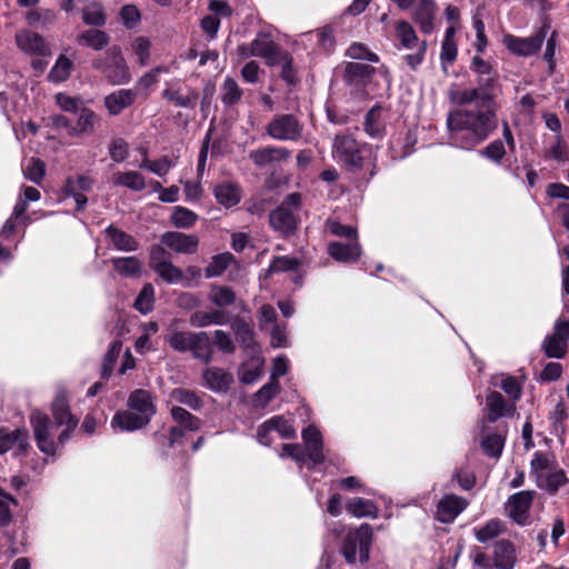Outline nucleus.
<instances>
[{
  "mask_svg": "<svg viewBox=\"0 0 569 569\" xmlns=\"http://www.w3.org/2000/svg\"><path fill=\"white\" fill-rule=\"evenodd\" d=\"M174 164L176 161L168 156H163L157 160H150L148 157H144L139 167L151 171L158 177H164Z\"/></svg>",
  "mask_w": 569,
  "mask_h": 569,
  "instance_id": "46",
  "label": "nucleus"
},
{
  "mask_svg": "<svg viewBox=\"0 0 569 569\" xmlns=\"http://www.w3.org/2000/svg\"><path fill=\"white\" fill-rule=\"evenodd\" d=\"M228 322V318L223 311L216 310L212 312L198 311L191 315L190 323L193 327L204 328L211 325L222 326Z\"/></svg>",
  "mask_w": 569,
  "mask_h": 569,
  "instance_id": "41",
  "label": "nucleus"
},
{
  "mask_svg": "<svg viewBox=\"0 0 569 569\" xmlns=\"http://www.w3.org/2000/svg\"><path fill=\"white\" fill-rule=\"evenodd\" d=\"M496 108L485 110L456 109L448 113L447 128L453 142L470 150L483 142L497 129Z\"/></svg>",
  "mask_w": 569,
  "mask_h": 569,
  "instance_id": "1",
  "label": "nucleus"
},
{
  "mask_svg": "<svg viewBox=\"0 0 569 569\" xmlns=\"http://www.w3.org/2000/svg\"><path fill=\"white\" fill-rule=\"evenodd\" d=\"M291 151L284 147L266 146L251 150L248 154L250 161L259 169L272 168L278 163L286 162Z\"/></svg>",
  "mask_w": 569,
  "mask_h": 569,
  "instance_id": "11",
  "label": "nucleus"
},
{
  "mask_svg": "<svg viewBox=\"0 0 569 569\" xmlns=\"http://www.w3.org/2000/svg\"><path fill=\"white\" fill-rule=\"evenodd\" d=\"M153 302L154 288L151 283H146L134 301V308L146 315L152 310Z\"/></svg>",
  "mask_w": 569,
  "mask_h": 569,
  "instance_id": "54",
  "label": "nucleus"
},
{
  "mask_svg": "<svg viewBox=\"0 0 569 569\" xmlns=\"http://www.w3.org/2000/svg\"><path fill=\"white\" fill-rule=\"evenodd\" d=\"M477 94L479 97V101L486 106L495 108V99L497 97L498 90V76L496 73L478 77L477 78Z\"/></svg>",
  "mask_w": 569,
  "mask_h": 569,
  "instance_id": "27",
  "label": "nucleus"
},
{
  "mask_svg": "<svg viewBox=\"0 0 569 569\" xmlns=\"http://www.w3.org/2000/svg\"><path fill=\"white\" fill-rule=\"evenodd\" d=\"M23 174L28 180L40 183L46 174V163L39 158H31L23 168Z\"/></svg>",
  "mask_w": 569,
  "mask_h": 569,
  "instance_id": "59",
  "label": "nucleus"
},
{
  "mask_svg": "<svg viewBox=\"0 0 569 569\" xmlns=\"http://www.w3.org/2000/svg\"><path fill=\"white\" fill-rule=\"evenodd\" d=\"M375 68L362 62H349L345 68V80L351 86H366L372 78Z\"/></svg>",
  "mask_w": 569,
  "mask_h": 569,
  "instance_id": "30",
  "label": "nucleus"
},
{
  "mask_svg": "<svg viewBox=\"0 0 569 569\" xmlns=\"http://www.w3.org/2000/svg\"><path fill=\"white\" fill-rule=\"evenodd\" d=\"M151 42L148 38L138 37L132 42L133 53L138 58V62L141 67H144L150 57Z\"/></svg>",
  "mask_w": 569,
  "mask_h": 569,
  "instance_id": "64",
  "label": "nucleus"
},
{
  "mask_svg": "<svg viewBox=\"0 0 569 569\" xmlns=\"http://www.w3.org/2000/svg\"><path fill=\"white\" fill-rule=\"evenodd\" d=\"M366 144H361L350 132H342L335 137L332 142V156L349 171L357 172L363 167L361 154Z\"/></svg>",
  "mask_w": 569,
  "mask_h": 569,
  "instance_id": "4",
  "label": "nucleus"
},
{
  "mask_svg": "<svg viewBox=\"0 0 569 569\" xmlns=\"http://www.w3.org/2000/svg\"><path fill=\"white\" fill-rule=\"evenodd\" d=\"M73 63L66 56L61 54L49 72V80L52 82H62L67 80L72 70Z\"/></svg>",
  "mask_w": 569,
  "mask_h": 569,
  "instance_id": "50",
  "label": "nucleus"
},
{
  "mask_svg": "<svg viewBox=\"0 0 569 569\" xmlns=\"http://www.w3.org/2000/svg\"><path fill=\"white\" fill-rule=\"evenodd\" d=\"M233 259L234 257L230 252L213 256L210 263L206 268V277L210 279L221 276L233 261Z\"/></svg>",
  "mask_w": 569,
  "mask_h": 569,
  "instance_id": "47",
  "label": "nucleus"
},
{
  "mask_svg": "<svg viewBox=\"0 0 569 569\" xmlns=\"http://www.w3.org/2000/svg\"><path fill=\"white\" fill-rule=\"evenodd\" d=\"M372 535V528L368 523H363L347 533L342 543V555L348 563L356 562L357 552H359L360 562L368 561Z\"/></svg>",
  "mask_w": 569,
  "mask_h": 569,
  "instance_id": "5",
  "label": "nucleus"
},
{
  "mask_svg": "<svg viewBox=\"0 0 569 569\" xmlns=\"http://www.w3.org/2000/svg\"><path fill=\"white\" fill-rule=\"evenodd\" d=\"M346 509L348 513L357 518L368 517L375 519L379 513L378 507L371 500L359 497L350 499L346 505Z\"/></svg>",
  "mask_w": 569,
  "mask_h": 569,
  "instance_id": "33",
  "label": "nucleus"
},
{
  "mask_svg": "<svg viewBox=\"0 0 569 569\" xmlns=\"http://www.w3.org/2000/svg\"><path fill=\"white\" fill-rule=\"evenodd\" d=\"M171 416L174 421H177L181 427L186 430L197 431L200 429L201 421L189 411L181 407H172Z\"/></svg>",
  "mask_w": 569,
  "mask_h": 569,
  "instance_id": "51",
  "label": "nucleus"
},
{
  "mask_svg": "<svg viewBox=\"0 0 569 569\" xmlns=\"http://www.w3.org/2000/svg\"><path fill=\"white\" fill-rule=\"evenodd\" d=\"M58 14L52 9H34L27 13L26 20L29 26L36 28H47L57 21Z\"/></svg>",
  "mask_w": 569,
  "mask_h": 569,
  "instance_id": "42",
  "label": "nucleus"
},
{
  "mask_svg": "<svg viewBox=\"0 0 569 569\" xmlns=\"http://www.w3.org/2000/svg\"><path fill=\"white\" fill-rule=\"evenodd\" d=\"M214 196L220 204L230 208L240 201L241 192L238 184L226 182L216 187Z\"/></svg>",
  "mask_w": 569,
  "mask_h": 569,
  "instance_id": "36",
  "label": "nucleus"
},
{
  "mask_svg": "<svg viewBox=\"0 0 569 569\" xmlns=\"http://www.w3.org/2000/svg\"><path fill=\"white\" fill-rule=\"evenodd\" d=\"M328 253L339 262H356L361 256V248L358 241L351 243L331 242L328 244Z\"/></svg>",
  "mask_w": 569,
  "mask_h": 569,
  "instance_id": "26",
  "label": "nucleus"
},
{
  "mask_svg": "<svg viewBox=\"0 0 569 569\" xmlns=\"http://www.w3.org/2000/svg\"><path fill=\"white\" fill-rule=\"evenodd\" d=\"M166 342L176 352H191L192 357L203 363L213 360V345L206 331L171 330Z\"/></svg>",
  "mask_w": 569,
  "mask_h": 569,
  "instance_id": "2",
  "label": "nucleus"
},
{
  "mask_svg": "<svg viewBox=\"0 0 569 569\" xmlns=\"http://www.w3.org/2000/svg\"><path fill=\"white\" fill-rule=\"evenodd\" d=\"M541 348L548 358L556 359L563 358L568 351V346L552 333L545 338Z\"/></svg>",
  "mask_w": 569,
  "mask_h": 569,
  "instance_id": "49",
  "label": "nucleus"
},
{
  "mask_svg": "<svg viewBox=\"0 0 569 569\" xmlns=\"http://www.w3.org/2000/svg\"><path fill=\"white\" fill-rule=\"evenodd\" d=\"M209 300L214 306L224 308L234 303L236 293L230 287L214 284L210 289Z\"/></svg>",
  "mask_w": 569,
  "mask_h": 569,
  "instance_id": "44",
  "label": "nucleus"
},
{
  "mask_svg": "<svg viewBox=\"0 0 569 569\" xmlns=\"http://www.w3.org/2000/svg\"><path fill=\"white\" fill-rule=\"evenodd\" d=\"M280 391L279 381L271 379L270 382L262 386L256 393V402L260 406H266L272 400Z\"/></svg>",
  "mask_w": 569,
  "mask_h": 569,
  "instance_id": "62",
  "label": "nucleus"
},
{
  "mask_svg": "<svg viewBox=\"0 0 569 569\" xmlns=\"http://www.w3.org/2000/svg\"><path fill=\"white\" fill-rule=\"evenodd\" d=\"M92 68L101 72L106 80L113 84H127L131 81V73L120 47L112 46L106 51L104 58L94 59Z\"/></svg>",
  "mask_w": 569,
  "mask_h": 569,
  "instance_id": "3",
  "label": "nucleus"
},
{
  "mask_svg": "<svg viewBox=\"0 0 569 569\" xmlns=\"http://www.w3.org/2000/svg\"><path fill=\"white\" fill-rule=\"evenodd\" d=\"M29 432L27 429H14L11 432L0 433V455L16 450L14 455H26L29 449Z\"/></svg>",
  "mask_w": 569,
  "mask_h": 569,
  "instance_id": "17",
  "label": "nucleus"
},
{
  "mask_svg": "<svg viewBox=\"0 0 569 569\" xmlns=\"http://www.w3.org/2000/svg\"><path fill=\"white\" fill-rule=\"evenodd\" d=\"M122 342L120 340H116L111 343L109 350L107 351L103 362H102V369H101V376L103 378H109L113 371V368L116 366V362L119 358V355L121 352Z\"/></svg>",
  "mask_w": 569,
  "mask_h": 569,
  "instance_id": "56",
  "label": "nucleus"
},
{
  "mask_svg": "<svg viewBox=\"0 0 569 569\" xmlns=\"http://www.w3.org/2000/svg\"><path fill=\"white\" fill-rule=\"evenodd\" d=\"M162 97L169 101L174 102V104L180 108L193 107L198 99V94L196 92H192L187 97H182L178 91L171 89H164Z\"/></svg>",
  "mask_w": 569,
  "mask_h": 569,
  "instance_id": "63",
  "label": "nucleus"
},
{
  "mask_svg": "<svg viewBox=\"0 0 569 569\" xmlns=\"http://www.w3.org/2000/svg\"><path fill=\"white\" fill-rule=\"evenodd\" d=\"M106 233L117 250L136 251L139 247L138 241L131 234L119 228L109 226Z\"/></svg>",
  "mask_w": 569,
  "mask_h": 569,
  "instance_id": "31",
  "label": "nucleus"
},
{
  "mask_svg": "<svg viewBox=\"0 0 569 569\" xmlns=\"http://www.w3.org/2000/svg\"><path fill=\"white\" fill-rule=\"evenodd\" d=\"M112 181L117 186H123L133 191H141L146 188L144 177L138 171L118 172L113 174Z\"/></svg>",
  "mask_w": 569,
  "mask_h": 569,
  "instance_id": "43",
  "label": "nucleus"
},
{
  "mask_svg": "<svg viewBox=\"0 0 569 569\" xmlns=\"http://www.w3.org/2000/svg\"><path fill=\"white\" fill-rule=\"evenodd\" d=\"M231 329L243 348L250 349L254 347L253 329L244 319L236 317L231 321Z\"/></svg>",
  "mask_w": 569,
  "mask_h": 569,
  "instance_id": "37",
  "label": "nucleus"
},
{
  "mask_svg": "<svg viewBox=\"0 0 569 569\" xmlns=\"http://www.w3.org/2000/svg\"><path fill=\"white\" fill-rule=\"evenodd\" d=\"M199 237L197 234L182 233L179 231H167L160 237L161 247L176 253L193 254L199 247Z\"/></svg>",
  "mask_w": 569,
  "mask_h": 569,
  "instance_id": "12",
  "label": "nucleus"
},
{
  "mask_svg": "<svg viewBox=\"0 0 569 569\" xmlns=\"http://www.w3.org/2000/svg\"><path fill=\"white\" fill-rule=\"evenodd\" d=\"M77 42L80 46H86L93 50H102L109 44L110 37L103 30L88 29L77 37Z\"/></svg>",
  "mask_w": 569,
  "mask_h": 569,
  "instance_id": "32",
  "label": "nucleus"
},
{
  "mask_svg": "<svg viewBox=\"0 0 569 569\" xmlns=\"http://www.w3.org/2000/svg\"><path fill=\"white\" fill-rule=\"evenodd\" d=\"M202 380L207 388L214 392H226L233 382V376L219 367L203 370Z\"/></svg>",
  "mask_w": 569,
  "mask_h": 569,
  "instance_id": "22",
  "label": "nucleus"
},
{
  "mask_svg": "<svg viewBox=\"0 0 569 569\" xmlns=\"http://www.w3.org/2000/svg\"><path fill=\"white\" fill-rule=\"evenodd\" d=\"M487 419L490 422L497 421L499 418L506 416L509 411V407L503 399L502 395L498 391H491L487 396Z\"/></svg>",
  "mask_w": 569,
  "mask_h": 569,
  "instance_id": "38",
  "label": "nucleus"
},
{
  "mask_svg": "<svg viewBox=\"0 0 569 569\" xmlns=\"http://www.w3.org/2000/svg\"><path fill=\"white\" fill-rule=\"evenodd\" d=\"M503 446L505 439L498 433H490L486 436L481 441V448L483 452L487 456L496 459L501 456Z\"/></svg>",
  "mask_w": 569,
  "mask_h": 569,
  "instance_id": "55",
  "label": "nucleus"
},
{
  "mask_svg": "<svg viewBox=\"0 0 569 569\" xmlns=\"http://www.w3.org/2000/svg\"><path fill=\"white\" fill-rule=\"evenodd\" d=\"M533 497L535 491L532 490H523L511 495L506 502L508 517L520 526L526 525Z\"/></svg>",
  "mask_w": 569,
  "mask_h": 569,
  "instance_id": "13",
  "label": "nucleus"
},
{
  "mask_svg": "<svg viewBox=\"0 0 569 569\" xmlns=\"http://www.w3.org/2000/svg\"><path fill=\"white\" fill-rule=\"evenodd\" d=\"M277 431L283 439L296 437V430L292 425L282 416H274L259 426L257 437L260 443L269 446L271 443L270 433Z\"/></svg>",
  "mask_w": 569,
  "mask_h": 569,
  "instance_id": "15",
  "label": "nucleus"
},
{
  "mask_svg": "<svg viewBox=\"0 0 569 569\" xmlns=\"http://www.w3.org/2000/svg\"><path fill=\"white\" fill-rule=\"evenodd\" d=\"M542 480H545V483L541 485V488L550 493L557 492L560 487L568 482L565 471L555 467L545 475Z\"/></svg>",
  "mask_w": 569,
  "mask_h": 569,
  "instance_id": "53",
  "label": "nucleus"
},
{
  "mask_svg": "<svg viewBox=\"0 0 569 569\" xmlns=\"http://www.w3.org/2000/svg\"><path fill=\"white\" fill-rule=\"evenodd\" d=\"M197 219L198 216L193 211L180 206L174 207L171 214V222L177 228H190L196 223Z\"/></svg>",
  "mask_w": 569,
  "mask_h": 569,
  "instance_id": "57",
  "label": "nucleus"
},
{
  "mask_svg": "<svg viewBox=\"0 0 569 569\" xmlns=\"http://www.w3.org/2000/svg\"><path fill=\"white\" fill-rule=\"evenodd\" d=\"M51 413L54 425L64 426V429L58 437V443H64L77 429L79 420L71 413L70 406L64 390H59L51 403Z\"/></svg>",
  "mask_w": 569,
  "mask_h": 569,
  "instance_id": "9",
  "label": "nucleus"
},
{
  "mask_svg": "<svg viewBox=\"0 0 569 569\" xmlns=\"http://www.w3.org/2000/svg\"><path fill=\"white\" fill-rule=\"evenodd\" d=\"M97 122L98 116L92 110L88 108H81L77 123L73 127H71V131H69V134H91L94 132Z\"/></svg>",
  "mask_w": 569,
  "mask_h": 569,
  "instance_id": "34",
  "label": "nucleus"
},
{
  "mask_svg": "<svg viewBox=\"0 0 569 569\" xmlns=\"http://www.w3.org/2000/svg\"><path fill=\"white\" fill-rule=\"evenodd\" d=\"M137 92L132 89H120L104 97V107L109 114L118 116L134 103Z\"/></svg>",
  "mask_w": 569,
  "mask_h": 569,
  "instance_id": "23",
  "label": "nucleus"
},
{
  "mask_svg": "<svg viewBox=\"0 0 569 569\" xmlns=\"http://www.w3.org/2000/svg\"><path fill=\"white\" fill-rule=\"evenodd\" d=\"M553 468L552 460L546 453L537 451L531 460V470L537 479L541 481L545 475Z\"/></svg>",
  "mask_w": 569,
  "mask_h": 569,
  "instance_id": "60",
  "label": "nucleus"
},
{
  "mask_svg": "<svg viewBox=\"0 0 569 569\" xmlns=\"http://www.w3.org/2000/svg\"><path fill=\"white\" fill-rule=\"evenodd\" d=\"M167 250L153 244L150 248L149 266L167 283H181L187 280L184 272L172 263Z\"/></svg>",
  "mask_w": 569,
  "mask_h": 569,
  "instance_id": "8",
  "label": "nucleus"
},
{
  "mask_svg": "<svg viewBox=\"0 0 569 569\" xmlns=\"http://www.w3.org/2000/svg\"><path fill=\"white\" fill-rule=\"evenodd\" d=\"M468 506V501L453 493L445 495L437 505V519L443 523L452 522Z\"/></svg>",
  "mask_w": 569,
  "mask_h": 569,
  "instance_id": "16",
  "label": "nucleus"
},
{
  "mask_svg": "<svg viewBox=\"0 0 569 569\" xmlns=\"http://www.w3.org/2000/svg\"><path fill=\"white\" fill-rule=\"evenodd\" d=\"M16 41L18 47L26 52L36 53L39 56H44L48 53L44 39L33 31H20L16 36Z\"/></svg>",
  "mask_w": 569,
  "mask_h": 569,
  "instance_id": "28",
  "label": "nucleus"
},
{
  "mask_svg": "<svg viewBox=\"0 0 569 569\" xmlns=\"http://www.w3.org/2000/svg\"><path fill=\"white\" fill-rule=\"evenodd\" d=\"M492 563L495 569H513L516 567L517 552L510 540L501 539L493 545Z\"/></svg>",
  "mask_w": 569,
  "mask_h": 569,
  "instance_id": "19",
  "label": "nucleus"
},
{
  "mask_svg": "<svg viewBox=\"0 0 569 569\" xmlns=\"http://www.w3.org/2000/svg\"><path fill=\"white\" fill-rule=\"evenodd\" d=\"M437 4L433 0H420L412 14L413 21L419 26L420 31L430 34L435 30V17Z\"/></svg>",
  "mask_w": 569,
  "mask_h": 569,
  "instance_id": "20",
  "label": "nucleus"
},
{
  "mask_svg": "<svg viewBox=\"0 0 569 569\" xmlns=\"http://www.w3.org/2000/svg\"><path fill=\"white\" fill-rule=\"evenodd\" d=\"M241 96L242 91L238 83L233 79L227 78L222 84V102L231 106L239 101Z\"/></svg>",
  "mask_w": 569,
  "mask_h": 569,
  "instance_id": "61",
  "label": "nucleus"
},
{
  "mask_svg": "<svg viewBox=\"0 0 569 569\" xmlns=\"http://www.w3.org/2000/svg\"><path fill=\"white\" fill-rule=\"evenodd\" d=\"M148 423L147 417L144 418L130 409L117 412L111 421V426L121 431H134L146 427Z\"/></svg>",
  "mask_w": 569,
  "mask_h": 569,
  "instance_id": "29",
  "label": "nucleus"
},
{
  "mask_svg": "<svg viewBox=\"0 0 569 569\" xmlns=\"http://www.w3.org/2000/svg\"><path fill=\"white\" fill-rule=\"evenodd\" d=\"M30 425L39 450L49 456L54 455L57 445L51 436L52 422L49 417L39 410H34L30 413Z\"/></svg>",
  "mask_w": 569,
  "mask_h": 569,
  "instance_id": "10",
  "label": "nucleus"
},
{
  "mask_svg": "<svg viewBox=\"0 0 569 569\" xmlns=\"http://www.w3.org/2000/svg\"><path fill=\"white\" fill-rule=\"evenodd\" d=\"M396 37L402 48L407 50L416 49L415 53L405 56L407 64L416 69L423 60L427 50V42L419 41L413 27L406 20H398L395 26Z\"/></svg>",
  "mask_w": 569,
  "mask_h": 569,
  "instance_id": "6",
  "label": "nucleus"
},
{
  "mask_svg": "<svg viewBox=\"0 0 569 569\" xmlns=\"http://www.w3.org/2000/svg\"><path fill=\"white\" fill-rule=\"evenodd\" d=\"M448 97L450 101L457 106H467L476 100H479L477 90H475V88L462 89L457 84H452L450 87Z\"/></svg>",
  "mask_w": 569,
  "mask_h": 569,
  "instance_id": "48",
  "label": "nucleus"
},
{
  "mask_svg": "<svg viewBox=\"0 0 569 569\" xmlns=\"http://www.w3.org/2000/svg\"><path fill=\"white\" fill-rule=\"evenodd\" d=\"M128 408L144 417L150 422L156 413V406L149 391L143 389L134 390L128 399Z\"/></svg>",
  "mask_w": 569,
  "mask_h": 569,
  "instance_id": "24",
  "label": "nucleus"
},
{
  "mask_svg": "<svg viewBox=\"0 0 569 569\" xmlns=\"http://www.w3.org/2000/svg\"><path fill=\"white\" fill-rule=\"evenodd\" d=\"M171 399L176 402L182 403L192 410H199L202 407V400L194 391L177 388L171 392Z\"/></svg>",
  "mask_w": 569,
  "mask_h": 569,
  "instance_id": "52",
  "label": "nucleus"
},
{
  "mask_svg": "<svg viewBox=\"0 0 569 569\" xmlns=\"http://www.w3.org/2000/svg\"><path fill=\"white\" fill-rule=\"evenodd\" d=\"M266 133L278 141H298L303 134V123L293 114H277L266 126Z\"/></svg>",
  "mask_w": 569,
  "mask_h": 569,
  "instance_id": "7",
  "label": "nucleus"
},
{
  "mask_svg": "<svg viewBox=\"0 0 569 569\" xmlns=\"http://www.w3.org/2000/svg\"><path fill=\"white\" fill-rule=\"evenodd\" d=\"M253 56L264 59L268 66H276L279 62V47L266 33H259L251 42Z\"/></svg>",
  "mask_w": 569,
  "mask_h": 569,
  "instance_id": "21",
  "label": "nucleus"
},
{
  "mask_svg": "<svg viewBox=\"0 0 569 569\" xmlns=\"http://www.w3.org/2000/svg\"><path fill=\"white\" fill-rule=\"evenodd\" d=\"M506 531V526L500 519H490L483 527L475 530L476 539L481 542H488L500 533Z\"/></svg>",
  "mask_w": 569,
  "mask_h": 569,
  "instance_id": "45",
  "label": "nucleus"
},
{
  "mask_svg": "<svg viewBox=\"0 0 569 569\" xmlns=\"http://www.w3.org/2000/svg\"><path fill=\"white\" fill-rule=\"evenodd\" d=\"M302 439L307 446L308 457L315 465H320L325 460L322 453V438L320 431L315 426H308L302 431Z\"/></svg>",
  "mask_w": 569,
  "mask_h": 569,
  "instance_id": "25",
  "label": "nucleus"
},
{
  "mask_svg": "<svg viewBox=\"0 0 569 569\" xmlns=\"http://www.w3.org/2000/svg\"><path fill=\"white\" fill-rule=\"evenodd\" d=\"M381 108L372 107L366 114L363 130L370 138H381L385 133V126L381 121Z\"/></svg>",
  "mask_w": 569,
  "mask_h": 569,
  "instance_id": "39",
  "label": "nucleus"
},
{
  "mask_svg": "<svg viewBox=\"0 0 569 569\" xmlns=\"http://www.w3.org/2000/svg\"><path fill=\"white\" fill-rule=\"evenodd\" d=\"M546 29L547 27L543 26L537 34L529 38H518L512 34H507L503 37L502 41L512 53L523 57L531 56L541 48L546 38Z\"/></svg>",
  "mask_w": 569,
  "mask_h": 569,
  "instance_id": "14",
  "label": "nucleus"
},
{
  "mask_svg": "<svg viewBox=\"0 0 569 569\" xmlns=\"http://www.w3.org/2000/svg\"><path fill=\"white\" fill-rule=\"evenodd\" d=\"M114 270L122 277H139L142 270V262L137 257H121L111 259Z\"/></svg>",
  "mask_w": 569,
  "mask_h": 569,
  "instance_id": "35",
  "label": "nucleus"
},
{
  "mask_svg": "<svg viewBox=\"0 0 569 569\" xmlns=\"http://www.w3.org/2000/svg\"><path fill=\"white\" fill-rule=\"evenodd\" d=\"M301 266L299 259L295 257L280 256L274 257L269 266L270 273L286 272L297 270Z\"/></svg>",
  "mask_w": 569,
  "mask_h": 569,
  "instance_id": "58",
  "label": "nucleus"
},
{
  "mask_svg": "<svg viewBox=\"0 0 569 569\" xmlns=\"http://www.w3.org/2000/svg\"><path fill=\"white\" fill-rule=\"evenodd\" d=\"M82 20L88 26H104L107 22V16L102 4L94 0L89 1L82 9Z\"/></svg>",
  "mask_w": 569,
  "mask_h": 569,
  "instance_id": "40",
  "label": "nucleus"
},
{
  "mask_svg": "<svg viewBox=\"0 0 569 569\" xmlns=\"http://www.w3.org/2000/svg\"><path fill=\"white\" fill-rule=\"evenodd\" d=\"M269 222L273 230L283 236L293 233L298 226V218L291 209L286 206H279L269 214Z\"/></svg>",
  "mask_w": 569,
  "mask_h": 569,
  "instance_id": "18",
  "label": "nucleus"
}]
</instances>
